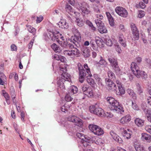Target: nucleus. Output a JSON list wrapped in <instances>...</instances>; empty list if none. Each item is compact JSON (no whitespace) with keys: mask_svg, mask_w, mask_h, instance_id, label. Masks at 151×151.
Here are the masks:
<instances>
[{"mask_svg":"<svg viewBox=\"0 0 151 151\" xmlns=\"http://www.w3.org/2000/svg\"><path fill=\"white\" fill-rule=\"evenodd\" d=\"M65 81L63 79L61 78H60L59 79L58 81L57 84L62 90H63L65 88L64 85V82Z\"/></svg>","mask_w":151,"mask_h":151,"instance_id":"21","label":"nucleus"},{"mask_svg":"<svg viewBox=\"0 0 151 151\" xmlns=\"http://www.w3.org/2000/svg\"><path fill=\"white\" fill-rule=\"evenodd\" d=\"M90 50L87 48H85L83 51V55L85 58H88L90 55Z\"/></svg>","mask_w":151,"mask_h":151,"instance_id":"31","label":"nucleus"},{"mask_svg":"<svg viewBox=\"0 0 151 151\" xmlns=\"http://www.w3.org/2000/svg\"><path fill=\"white\" fill-rule=\"evenodd\" d=\"M83 67L86 71L87 72V74L89 73L90 75H91V73L90 68L87 64L85 63Z\"/></svg>","mask_w":151,"mask_h":151,"instance_id":"44","label":"nucleus"},{"mask_svg":"<svg viewBox=\"0 0 151 151\" xmlns=\"http://www.w3.org/2000/svg\"><path fill=\"white\" fill-rule=\"evenodd\" d=\"M145 130L151 134V126L147 125L145 127Z\"/></svg>","mask_w":151,"mask_h":151,"instance_id":"59","label":"nucleus"},{"mask_svg":"<svg viewBox=\"0 0 151 151\" xmlns=\"http://www.w3.org/2000/svg\"><path fill=\"white\" fill-rule=\"evenodd\" d=\"M115 10L117 14L122 17H126L127 16V11L125 8L121 6H117Z\"/></svg>","mask_w":151,"mask_h":151,"instance_id":"11","label":"nucleus"},{"mask_svg":"<svg viewBox=\"0 0 151 151\" xmlns=\"http://www.w3.org/2000/svg\"><path fill=\"white\" fill-rule=\"evenodd\" d=\"M106 14L108 17L110 25L111 26H114V19L111 15L110 13L109 12H106Z\"/></svg>","mask_w":151,"mask_h":151,"instance_id":"29","label":"nucleus"},{"mask_svg":"<svg viewBox=\"0 0 151 151\" xmlns=\"http://www.w3.org/2000/svg\"><path fill=\"white\" fill-rule=\"evenodd\" d=\"M119 41L123 47H125L126 46V40L124 39L123 35H120L119 36Z\"/></svg>","mask_w":151,"mask_h":151,"instance_id":"30","label":"nucleus"},{"mask_svg":"<svg viewBox=\"0 0 151 151\" xmlns=\"http://www.w3.org/2000/svg\"><path fill=\"white\" fill-rule=\"evenodd\" d=\"M118 88L119 92L117 93V95L123 94L124 93L125 90L122 85L119 86L118 87Z\"/></svg>","mask_w":151,"mask_h":151,"instance_id":"39","label":"nucleus"},{"mask_svg":"<svg viewBox=\"0 0 151 151\" xmlns=\"http://www.w3.org/2000/svg\"><path fill=\"white\" fill-rule=\"evenodd\" d=\"M140 76H141L143 78L146 79L147 78V75L145 72L144 71H140Z\"/></svg>","mask_w":151,"mask_h":151,"instance_id":"53","label":"nucleus"},{"mask_svg":"<svg viewBox=\"0 0 151 151\" xmlns=\"http://www.w3.org/2000/svg\"><path fill=\"white\" fill-rule=\"evenodd\" d=\"M51 48L56 53H60L62 51V50L60 47L55 43H53L51 46Z\"/></svg>","mask_w":151,"mask_h":151,"instance_id":"23","label":"nucleus"},{"mask_svg":"<svg viewBox=\"0 0 151 151\" xmlns=\"http://www.w3.org/2000/svg\"><path fill=\"white\" fill-rule=\"evenodd\" d=\"M81 40V36L80 35H74L72 36L70 38V39L69 40L70 42H74L75 45L76 47H78L80 46L79 43L80 42Z\"/></svg>","mask_w":151,"mask_h":151,"instance_id":"14","label":"nucleus"},{"mask_svg":"<svg viewBox=\"0 0 151 151\" xmlns=\"http://www.w3.org/2000/svg\"><path fill=\"white\" fill-rule=\"evenodd\" d=\"M101 59L98 63L99 65L103 67H106L107 65V62L104 60L103 59V58L101 56Z\"/></svg>","mask_w":151,"mask_h":151,"instance_id":"32","label":"nucleus"},{"mask_svg":"<svg viewBox=\"0 0 151 151\" xmlns=\"http://www.w3.org/2000/svg\"><path fill=\"white\" fill-rule=\"evenodd\" d=\"M109 108L111 110L121 114H122L124 112L123 107L119 104V102L116 100L109 106Z\"/></svg>","mask_w":151,"mask_h":151,"instance_id":"2","label":"nucleus"},{"mask_svg":"<svg viewBox=\"0 0 151 151\" xmlns=\"http://www.w3.org/2000/svg\"><path fill=\"white\" fill-rule=\"evenodd\" d=\"M137 89V92L138 93L140 94L143 92V90L142 88L140 85L138 83L136 84Z\"/></svg>","mask_w":151,"mask_h":151,"instance_id":"43","label":"nucleus"},{"mask_svg":"<svg viewBox=\"0 0 151 151\" xmlns=\"http://www.w3.org/2000/svg\"><path fill=\"white\" fill-rule=\"evenodd\" d=\"M70 94V93L69 92V93L66 94L65 96V99L67 101H71L73 99V98L71 97Z\"/></svg>","mask_w":151,"mask_h":151,"instance_id":"45","label":"nucleus"},{"mask_svg":"<svg viewBox=\"0 0 151 151\" xmlns=\"http://www.w3.org/2000/svg\"><path fill=\"white\" fill-rule=\"evenodd\" d=\"M145 12L143 11H141L139 12L138 14V17L141 18L145 16Z\"/></svg>","mask_w":151,"mask_h":151,"instance_id":"61","label":"nucleus"},{"mask_svg":"<svg viewBox=\"0 0 151 151\" xmlns=\"http://www.w3.org/2000/svg\"><path fill=\"white\" fill-rule=\"evenodd\" d=\"M78 91V88L77 87L74 86H73L71 87V91L70 92V93H73V94L76 93Z\"/></svg>","mask_w":151,"mask_h":151,"instance_id":"50","label":"nucleus"},{"mask_svg":"<svg viewBox=\"0 0 151 151\" xmlns=\"http://www.w3.org/2000/svg\"><path fill=\"white\" fill-rule=\"evenodd\" d=\"M74 43H75L74 42H68L67 46H68V47L70 48H73V49H74V48H75V46H76Z\"/></svg>","mask_w":151,"mask_h":151,"instance_id":"55","label":"nucleus"},{"mask_svg":"<svg viewBox=\"0 0 151 151\" xmlns=\"http://www.w3.org/2000/svg\"><path fill=\"white\" fill-rule=\"evenodd\" d=\"M143 110L146 114V116L147 118H148L150 116H151V109L150 108H148L144 109H143Z\"/></svg>","mask_w":151,"mask_h":151,"instance_id":"38","label":"nucleus"},{"mask_svg":"<svg viewBox=\"0 0 151 151\" xmlns=\"http://www.w3.org/2000/svg\"><path fill=\"white\" fill-rule=\"evenodd\" d=\"M85 140H83L82 144L84 147L83 148L82 150H80V151H84L83 150L85 149H89L90 147V145H89V143L88 142V140L87 138L85 139Z\"/></svg>","mask_w":151,"mask_h":151,"instance_id":"20","label":"nucleus"},{"mask_svg":"<svg viewBox=\"0 0 151 151\" xmlns=\"http://www.w3.org/2000/svg\"><path fill=\"white\" fill-rule=\"evenodd\" d=\"M59 35L60 36V39L63 41V42L61 45V47L63 48H66V46H67V45L68 42H67V41H66L64 39L63 36H62V35L59 34Z\"/></svg>","mask_w":151,"mask_h":151,"instance_id":"36","label":"nucleus"},{"mask_svg":"<svg viewBox=\"0 0 151 151\" xmlns=\"http://www.w3.org/2000/svg\"><path fill=\"white\" fill-rule=\"evenodd\" d=\"M134 122L135 124L139 127L142 126L144 125L145 122L144 120L138 118L135 119Z\"/></svg>","mask_w":151,"mask_h":151,"instance_id":"24","label":"nucleus"},{"mask_svg":"<svg viewBox=\"0 0 151 151\" xmlns=\"http://www.w3.org/2000/svg\"><path fill=\"white\" fill-rule=\"evenodd\" d=\"M89 110L90 112L96 115L101 117L104 116V110L101 108L96 107L95 106H91L89 107Z\"/></svg>","mask_w":151,"mask_h":151,"instance_id":"5","label":"nucleus"},{"mask_svg":"<svg viewBox=\"0 0 151 151\" xmlns=\"http://www.w3.org/2000/svg\"><path fill=\"white\" fill-rule=\"evenodd\" d=\"M87 81L88 83L92 86L95 83L94 80L91 78H88Z\"/></svg>","mask_w":151,"mask_h":151,"instance_id":"46","label":"nucleus"},{"mask_svg":"<svg viewBox=\"0 0 151 151\" xmlns=\"http://www.w3.org/2000/svg\"><path fill=\"white\" fill-rule=\"evenodd\" d=\"M76 116L74 115H73L68 117L67 118V120L68 121L74 122H75V120L76 119Z\"/></svg>","mask_w":151,"mask_h":151,"instance_id":"51","label":"nucleus"},{"mask_svg":"<svg viewBox=\"0 0 151 151\" xmlns=\"http://www.w3.org/2000/svg\"><path fill=\"white\" fill-rule=\"evenodd\" d=\"M132 107L135 110H138L139 109V107L137 104L135 103H134L132 101Z\"/></svg>","mask_w":151,"mask_h":151,"instance_id":"57","label":"nucleus"},{"mask_svg":"<svg viewBox=\"0 0 151 151\" xmlns=\"http://www.w3.org/2000/svg\"><path fill=\"white\" fill-rule=\"evenodd\" d=\"M68 104H65L61 108V109L63 112H65V111H68L67 108H69L70 106H68V107L67 106V105Z\"/></svg>","mask_w":151,"mask_h":151,"instance_id":"52","label":"nucleus"},{"mask_svg":"<svg viewBox=\"0 0 151 151\" xmlns=\"http://www.w3.org/2000/svg\"><path fill=\"white\" fill-rule=\"evenodd\" d=\"M131 119L130 116L129 114H127L122 117L119 121L122 124H126L130 121Z\"/></svg>","mask_w":151,"mask_h":151,"instance_id":"15","label":"nucleus"},{"mask_svg":"<svg viewBox=\"0 0 151 151\" xmlns=\"http://www.w3.org/2000/svg\"><path fill=\"white\" fill-rule=\"evenodd\" d=\"M104 114L107 117L111 118L113 116V114L110 112H106L105 113H104Z\"/></svg>","mask_w":151,"mask_h":151,"instance_id":"63","label":"nucleus"},{"mask_svg":"<svg viewBox=\"0 0 151 151\" xmlns=\"http://www.w3.org/2000/svg\"><path fill=\"white\" fill-rule=\"evenodd\" d=\"M135 148L136 151H145L144 148L141 146L139 145L137 147L136 146Z\"/></svg>","mask_w":151,"mask_h":151,"instance_id":"54","label":"nucleus"},{"mask_svg":"<svg viewBox=\"0 0 151 151\" xmlns=\"http://www.w3.org/2000/svg\"><path fill=\"white\" fill-rule=\"evenodd\" d=\"M108 77L111 79L114 80L115 79V76L114 73L111 70H109L108 72Z\"/></svg>","mask_w":151,"mask_h":151,"instance_id":"40","label":"nucleus"},{"mask_svg":"<svg viewBox=\"0 0 151 151\" xmlns=\"http://www.w3.org/2000/svg\"><path fill=\"white\" fill-rule=\"evenodd\" d=\"M98 40H96V41L94 40H91L90 42V44L92 49L95 50L97 51L98 46L97 45Z\"/></svg>","mask_w":151,"mask_h":151,"instance_id":"25","label":"nucleus"},{"mask_svg":"<svg viewBox=\"0 0 151 151\" xmlns=\"http://www.w3.org/2000/svg\"><path fill=\"white\" fill-rule=\"evenodd\" d=\"M43 18L42 16H40L39 17H37V23H40L43 20Z\"/></svg>","mask_w":151,"mask_h":151,"instance_id":"64","label":"nucleus"},{"mask_svg":"<svg viewBox=\"0 0 151 151\" xmlns=\"http://www.w3.org/2000/svg\"><path fill=\"white\" fill-rule=\"evenodd\" d=\"M58 25L62 29H67L68 27V24L64 19H61Z\"/></svg>","mask_w":151,"mask_h":151,"instance_id":"19","label":"nucleus"},{"mask_svg":"<svg viewBox=\"0 0 151 151\" xmlns=\"http://www.w3.org/2000/svg\"><path fill=\"white\" fill-rule=\"evenodd\" d=\"M96 23L98 28L99 31L100 33H104L107 32V30L102 21L97 19L96 20Z\"/></svg>","mask_w":151,"mask_h":151,"instance_id":"13","label":"nucleus"},{"mask_svg":"<svg viewBox=\"0 0 151 151\" xmlns=\"http://www.w3.org/2000/svg\"><path fill=\"white\" fill-rule=\"evenodd\" d=\"M61 74V78L65 80V81H69L70 80V74L66 73L67 69L65 66L60 67Z\"/></svg>","mask_w":151,"mask_h":151,"instance_id":"7","label":"nucleus"},{"mask_svg":"<svg viewBox=\"0 0 151 151\" xmlns=\"http://www.w3.org/2000/svg\"><path fill=\"white\" fill-rule=\"evenodd\" d=\"M90 87L87 85H84L81 86V88L82 91L85 93Z\"/></svg>","mask_w":151,"mask_h":151,"instance_id":"47","label":"nucleus"},{"mask_svg":"<svg viewBox=\"0 0 151 151\" xmlns=\"http://www.w3.org/2000/svg\"><path fill=\"white\" fill-rule=\"evenodd\" d=\"M2 91H3V96L6 99V100H8L9 99V94L6 92L4 90H3Z\"/></svg>","mask_w":151,"mask_h":151,"instance_id":"56","label":"nucleus"},{"mask_svg":"<svg viewBox=\"0 0 151 151\" xmlns=\"http://www.w3.org/2000/svg\"><path fill=\"white\" fill-rule=\"evenodd\" d=\"M105 80L106 83L108 86L110 85L113 82L110 79L108 78H106Z\"/></svg>","mask_w":151,"mask_h":151,"instance_id":"60","label":"nucleus"},{"mask_svg":"<svg viewBox=\"0 0 151 151\" xmlns=\"http://www.w3.org/2000/svg\"><path fill=\"white\" fill-rule=\"evenodd\" d=\"M74 123L76 125L80 127H82L83 125V122L82 120L77 116L76 117Z\"/></svg>","mask_w":151,"mask_h":151,"instance_id":"28","label":"nucleus"},{"mask_svg":"<svg viewBox=\"0 0 151 151\" xmlns=\"http://www.w3.org/2000/svg\"><path fill=\"white\" fill-rule=\"evenodd\" d=\"M90 130L98 135H102L104 133L102 129L99 126L94 124H90L88 126Z\"/></svg>","mask_w":151,"mask_h":151,"instance_id":"4","label":"nucleus"},{"mask_svg":"<svg viewBox=\"0 0 151 151\" xmlns=\"http://www.w3.org/2000/svg\"><path fill=\"white\" fill-rule=\"evenodd\" d=\"M65 9L67 12L72 15H74V14H76V13H78L77 12H76L68 3L65 5Z\"/></svg>","mask_w":151,"mask_h":151,"instance_id":"18","label":"nucleus"},{"mask_svg":"<svg viewBox=\"0 0 151 151\" xmlns=\"http://www.w3.org/2000/svg\"><path fill=\"white\" fill-rule=\"evenodd\" d=\"M130 68L135 76L138 78L140 77V70H139V68L136 63L132 62Z\"/></svg>","mask_w":151,"mask_h":151,"instance_id":"10","label":"nucleus"},{"mask_svg":"<svg viewBox=\"0 0 151 151\" xmlns=\"http://www.w3.org/2000/svg\"><path fill=\"white\" fill-rule=\"evenodd\" d=\"M108 86L109 90H116V89H117L116 85L113 82L110 85Z\"/></svg>","mask_w":151,"mask_h":151,"instance_id":"42","label":"nucleus"},{"mask_svg":"<svg viewBox=\"0 0 151 151\" xmlns=\"http://www.w3.org/2000/svg\"><path fill=\"white\" fill-rule=\"evenodd\" d=\"M84 93L88 98H91L93 97L94 93L92 88L90 87Z\"/></svg>","mask_w":151,"mask_h":151,"instance_id":"22","label":"nucleus"},{"mask_svg":"<svg viewBox=\"0 0 151 151\" xmlns=\"http://www.w3.org/2000/svg\"><path fill=\"white\" fill-rule=\"evenodd\" d=\"M58 34L55 33L54 32L51 31H49L48 35L53 41H55V40L61 46L62 43L63 42V41L60 39V37L58 35Z\"/></svg>","mask_w":151,"mask_h":151,"instance_id":"9","label":"nucleus"},{"mask_svg":"<svg viewBox=\"0 0 151 151\" xmlns=\"http://www.w3.org/2000/svg\"><path fill=\"white\" fill-rule=\"evenodd\" d=\"M130 27L134 39L138 40L139 38V31L137 28L136 24L132 23L130 24Z\"/></svg>","mask_w":151,"mask_h":151,"instance_id":"12","label":"nucleus"},{"mask_svg":"<svg viewBox=\"0 0 151 151\" xmlns=\"http://www.w3.org/2000/svg\"><path fill=\"white\" fill-rule=\"evenodd\" d=\"M110 134L112 137L115 141L119 143H122V139L113 131H111Z\"/></svg>","mask_w":151,"mask_h":151,"instance_id":"17","label":"nucleus"},{"mask_svg":"<svg viewBox=\"0 0 151 151\" xmlns=\"http://www.w3.org/2000/svg\"><path fill=\"white\" fill-rule=\"evenodd\" d=\"M75 22L77 25L79 27H82L84 24V22L81 19L77 18Z\"/></svg>","mask_w":151,"mask_h":151,"instance_id":"35","label":"nucleus"},{"mask_svg":"<svg viewBox=\"0 0 151 151\" xmlns=\"http://www.w3.org/2000/svg\"><path fill=\"white\" fill-rule=\"evenodd\" d=\"M108 60L115 72L116 73H119L120 70L117 59L114 57H110L109 58Z\"/></svg>","mask_w":151,"mask_h":151,"instance_id":"6","label":"nucleus"},{"mask_svg":"<svg viewBox=\"0 0 151 151\" xmlns=\"http://www.w3.org/2000/svg\"><path fill=\"white\" fill-rule=\"evenodd\" d=\"M96 19L95 20V21L96 22V20L97 19L98 20H99L100 21H101V20L103 18V16L101 14H97L96 15Z\"/></svg>","mask_w":151,"mask_h":151,"instance_id":"58","label":"nucleus"},{"mask_svg":"<svg viewBox=\"0 0 151 151\" xmlns=\"http://www.w3.org/2000/svg\"><path fill=\"white\" fill-rule=\"evenodd\" d=\"M141 139L143 140H145L150 142L151 140V136L146 133H143L142 134Z\"/></svg>","mask_w":151,"mask_h":151,"instance_id":"27","label":"nucleus"},{"mask_svg":"<svg viewBox=\"0 0 151 151\" xmlns=\"http://www.w3.org/2000/svg\"><path fill=\"white\" fill-rule=\"evenodd\" d=\"M77 66L79 70V78L80 82L83 83L85 77H88L89 76L91 77L92 76V75H90L89 73L87 74V72L86 71L81 63H78Z\"/></svg>","mask_w":151,"mask_h":151,"instance_id":"1","label":"nucleus"},{"mask_svg":"<svg viewBox=\"0 0 151 151\" xmlns=\"http://www.w3.org/2000/svg\"><path fill=\"white\" fill-rule=\"evenodd\" d=\"M72 32L74 34V35L80 36L79 32H78V30L76 28L74 27L72 28Z\"/></svg>","mask_w":151,"mask_h":151,"instance_id":"49","label":"nucleus"},{"mask_svg":"<svg viewBox=\"0 0 151 151\" xmlns=\"http://www.w3.org/2000/svg\"><path fill=\"white\" fill-rule=\"evenodd\" d=\"M115 49L117 52H118L119 53H120L121 52L122 50L120 46L119 45L117 44H116V45Z\"/></svg>","mask_w":151,"mask_h":151,"instance_id":"62","label":"nucleus"},{"mask_svg":"<svg viewBox=\"0 0 151 151\" xmlns=\"http://www.w3.org/2000/svg\"><path fill=\"white\" fill-rule=\"evenodd\" d=\"M26 26L29 32L32 33L33 35H35L36 31L35 28L30 25H26Z\"/></svg>","mask_w":151,"mask_h":151,"instance_id":"33","label":"nucleus"},{"mask_svg":"<svg viewBox=\"0 0 151 151\" xmlns=\"http://www.w3.org/2000/svg\"><path fill=\"white\" fill-rule=\"evenodd\" d=\"M86 23L91 27V29L93 31H95L96 30V28L93 25L92 23L88 20H87L86 21Z\"/></svg>","mask_w":151,"mask_h":151,"instance_id":"37","label":"nucleus"},{"mask_svg":"<svg viewBox=\"0 0 151 151\" xmlns=\"http://www.w3.org/2000/svg\"><path fill=\"white\" fill-rule=\"evenodd\" d=\"M89 6L86 3L84 2L78 4L77 8L83 15H88L91 14V11L88 8Z\"/></svg>","mask_w":151,"mask_h":151,"instance_id":"3","label":"nucleus"},{"mask_svg":"<svg viewBox=\"0 0 151 151\" xmlns=\"http://www.w3.org/2000/svg\"><path fill=\"white\" fill-rule=\"evenodd\" d=\"M123 136L125 138L129 139L130 138L132 132L129 129H123L122 132Z\"/></svg>","mask_w":151,"mask_h":151,"instance_id":"16","label":"nucleus"},{"mask_svg":"<svg viewBox=\"0 0 151 151\" xmlns=\"http://www.w3.org/2000/svg\"><path fill=\"white\" fill-rule=\"evenodd\" d=\"M93 77L97 82L99 85L101 86L103 85L101 82L102 80L99 75L97 74H94L93 75Z\"/></svg>","mask_w":151,"mask_h":151,"instance_id":"34","label":"nucleus"},{"mask_svg":"<svg viewBox=\"0 0 151 151\" xmlns=\"http://www.w3.org/2000/svg\"><path fill=\"white\" fill-rule=\"evenodd\" d=\"M76 136L78 138L82 140H85V139L86 138V137L84 136L83 134L80 133H77Z\"/></svg>","mask_w":151,"mask_h":151,"instance_id":"48","label":"nucleus"},{"mask_svg":"<svg viewBox=\"0 0 151 151\" xmlns=\"http://www.w3.org/2000/svg\"><path fill=\"white\" fill-rule=\"evenodd\" d=\"M106 101L110 104L111 105L115 101H116L112 97H108L106 99Z\"/></svg>","mask_w":151,"mask_h":151,"instance_id":"41","label":"nucleus"},{"mask_svg":"<svg viewBox=\"0 0 151 151\" xmlns=\"http://www.w3.org/2000/svg\"><path fill=\"white\" fill-rule=\"evenodd\" d=\"M104 42L108 46H111L112 45V41L108 36H106L104 37Z\"/></svg>","mask_w":151,"mask_h":151,"instance_id":"26","label":"nucleus"},{"mask_svg":"<svg viewBox=\"0 0 151 151\" xmlns=\"http://www.w3.org/2000/svg\"><path fill=\"white\" fill-rule=\"evenodd\" d=\"M64 54L65 55L70 56L71 58H73L74 56H78L80 54V51L75 48L70 50H66L64 51Z\"/></svg>","mask_w":151,"mask_h":151,"instance_id":"8","label":"nucleus"}]
</instances>
